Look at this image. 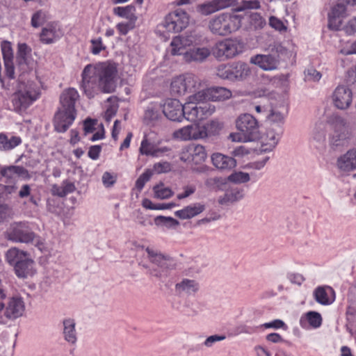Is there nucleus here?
<instances>
[{"label":"nucleus","instance_id":"obj_1","mask_svg":"<svg viewBox=\"0 0 356 356\" xmlns=\"http://www.w3.org/2000/svg\"><path fill=\"white\" fill-rule=\"evenodd\" d=\"M118 73L115 63H99L87 65L81 73V88L89 99L95 97L100 92L111 93L115 91V77Z\"/></svg>","mask_w":356,"mask_h":356},{"label":"nucleus","instance_id":"obj_2","mask_svg":"<svg viewBox=\"0 0 356 356\" xmlns=\"http://www.w3.org/2000/svg\"><path fill=\"white\" fill-rule=\"evenodd\" d=\"M79 94L74 88L65 89L60 95V106L54 115V129L59 133L65 132L76 117L75 104Z\"/></svg>","mask_w":356,"mask_h":356},{"label":"nucleus","instance_id":"obj_3","mask_svg":"<svg viewBox=\"0 0 356 356\" xmlns=\"http://www.w3.org/2000/svg\"><path fill=\"white\" fill-rule=\"evenodd\" d=\"M236 126L241 134H230L233 141H256L260 139L261 132L258 120L249 113L239 115Z\"/></svg>","mask_w":356,"mask_h":356},{"label":"nucleus","instance_id":"obj_4","mask_svg":"<svg viewBox=\"0 0 356 356\" xmlns=\"http://www.w3.org/2000/svg\"><path fill=\"white\" fill-rule=\"evenodd\" d=\"M241 20L238 15L221 13L209 20L208 27L213 34L226 36L241 27Z\"/></svg>","mask_w":356,"mask_h":356},{"label":"nucleus","instance_id":"obj_5","mask_svg":"<svg viewBox=\"0 0 356 356\" xmlns=\"http://www.w3.org/2000/svg\"><path fill=\"white\" fill-rule=\"evenodd\" d=\"M250 72L248 65L242 61L220 64L216 67V75L221 79L232 82L241 81Z\"/></svg>","mask_w":356,"mask_h":356},{"label":"nucleus","instance_id":"obj_6","mask_svg":"<svg viewBox=\"0 0 356 356\" xmlns=\"http://www.w3.org/2000/svg\"><path fill=\"white\" fill-rule=\"evenodd\" d=\"M200 79L192 73H186L175 77L170 85L171 93L174 95L182 96L188 93L193 95L200 91Z\"/></svg>","mask_w":356,"mask_h":356},{"label":"nucleus","instance_id":"obj_7","mask_svg":"<svg viewBox=\"0 0 356 356\" xmlns=\"http://www.w3.org/2000/svg\"><path fill=\"white\" fill-rule=\"evenodd\" d=\"M39 95L40 93L31 85L17 90L11 97L14 111L20 112L26 110L33 102L38 99Z\"/></svg>","mask_w":356,"mask_h":356},{"label":"nucleus","instance_id":"obj_8","mask_svg":"<svg viewBox=\"0 0 356 356\" xmlns=\"http://www.w3.org/2000/svg\"><path fill=\"white\" fill-rule=\"evenodd\" d=\"M200 38L201 36L195 32L174 37L170 42L171 54L172 56L182 55L184 59V54L189 51L187 49L199 45L201 40Z\"/></svg>","mask_w":356,"mask_h":356},{"label":"nucleus","instance_id":"obj_9","mask_svg":"<svg viewBox=\"0 0 356 356\" xmlns=\"http://www.w3.org/2000/svg\"><path fill=\"white\" fill-rule=\"evenodd\" d=\"M243 43L236 39H225L216 44L213 54L218 60L234 58L242 51Z\"/></svg>","mask_w":356,"mask_h":356},{"label":"nucleus","instance_id":"obj_10","mask_svg":"<svg viewBox=\"0 0 356 356\" xmlns=\"http://www.w3.org/2000/svg\"><path fill=\"white\" fill-rule=\"evenodd\" d=\"M189 24V17L186 12L178 8L169 13L161 26L168 32L177 33L186 29Z\"/></svg>","mask_w":356,"mask_h":356},{"label":"nucleus","instance_id":"obj_11","mask_svg":"<svg viewBox=\"0 0 356 356\" xmlns=\"http://www.w3.org/2000/svg\"><path fill=\"white\" fill-rule=\"evenodd\" d=\"M35 234L26 222L12 223L6 232V238L15 243H28L33 241Z\"/></svg>","mask_w":356,"mask_h":356},{"label":"nucleus","instance_id":"obj_12","mask_svg":"<svg viewBox=\"0 0 356 356\" xmlns=\"http://www.w3.org/2000/svg\"><path fill=\"white\" fill-rule=\"evenodd\" d=\"M284 50L281 44H275L271 49L272 54L267 55L257 54L252 57L250 61L264 70H273L277 68L280 60L278 54L275 55L273 53H282Z\"/></svg>","mask_w":356,"mask_h":356},{"label":"nucleus","instance_id":"obj_13","mask_svg":"<svg viewBox=\"0 0 356 356\" xmlns=\"http://www.w3.org/2000/svg\"><path fill=\"white\" fill-rule=\"evenodd\" d=\"M232 93L230 90L225 87H211L201 90L193 95V100H204L213 102H222L232 97Z\"/></svg>","mask_w":356,"mask_h":356},{"label":"nucleus","instance_id":"obj_14","mask_svg":"<svg viewBox=\"0 0 356 356\" xmlns=\"http://www.w3.org/2000/svg\"><path fill=\"white\" fill-rule=\"evenodd\" d=\"M207 157L205 148L201 145H190L183 149L181 153V161L187 163L200 164Z\"/></svg>","mask_w":356,"mask_h":356},{"label":"nucleus","instance_id":"obj_15","mask_svg":"<svg viewBox=\"0 0 356 356\" xmlns=\"http://www.w3.org/2000/svg\"><path fill=\"white\" fill-rule=\"evenodd\" d=\"M63 31L58 22H50L42 27L39 35L42 44H50L56 42L63 35Z\"/></svg>","mask_w":356,"mask_h":356},{"label":"nucleus","instance_id":"obj_16","mask_svg":"<svg viewBox=\"0 0 356 356\" xmlns=\"http://www.w3.org/2000/svg\"><path fill=\"white\" fill-rule=\"evenodd\" d=\"M332 98L334 106L345 110L349 108L352 103L353 92L348 87L339 86L334 90Z\"/></svg>","mask_w":356,"mask_h":356},{"label":"nucleus","instance_id":"obj_17","mask_svg":"<svg viewBox=\"0 0 356 356\" xmlns=\"http://www.w3.org/2000/svg\"><path fill=\"white\" fill-rule=\"evenodd\" d=\"M184 105L177 99H168L163 107L165 116L172 121H181L183 119Z\"/></svg>","mask_w":356,"mask_h":356},{"label":"nucleus","instance_id":"obj_18","mask_svg":"<svg viewBox=\"0 0 356 356\" xmlns=\"http://www.w3.org/2000/svg\"><path fill=\"white\" fill-rule=\"evenodd\" d=\"M24 308V303L21 298H12L4 309V315L9 319L17 318L22 315Z\"/></svg>","mask_w":356,"mask_h":356},{"label":"nucleus","instance_id":"obj_19","mask_svg":"<svg viewBox=\"0 0 356 356\" xmlns=\"http://www.w3.org/2000/svg\"><path fill=\"white\" fill-rule=\"evenodd\" d=\"M146 252H147L148 258L150 261L162 268L161 270L159 271L157 270H151V275L157 277H161L165 275L166 270L165 266L166 264V261L169 260V257L162 254L161 253L154 252L149 248H146Z\"/></svg>","mask_w":356,"mask_h":356},{"label":"nucleus","instance_id":"obj_20","mask_svg":"<svg viewBox=\"0 0 356 356\" xmlns=\"http://www.w3.org/2000/svg\"><path fill=\"white\" fill-rule=\"evenodd\" d=\"M234 1V0H213L208 3L200 5L199 11L204 15H209L232 6Z\"/></svg>","mask_w":356,"mask_h":356},{"label":"nucleus","instance_id":"obj_21","mask_svg":"<svg viewBox=\"0 0 356 356\" xmlns=\"http://www.w3.org/2000/svg\"><path fill=\"white\" fill-rule=\"evenodd\" d=\"M211 50L207 47H195L189 49L184 54V61L186 63H203L211 55Z\"/></svg>","mask_w":356,"mask_h":356},{"label":"nucleus","instance_id":"obj_22","mask_svg":"<svg viewBox=\"0 0 356 356\" xmlns=\"http://www.w3.org/2000/svg\"><path fill=\"white\" fill-rule=\"evenodd\" d=\"M338 168L344 172L356 170V148L349 149L337 159Z\"/></svg>","mask_w":356,"mask_h":356},{"label":"nucleus","instance_id":"obj_23","mask_svg":"<svg viewBox=\"0 0 356 356\" xmlns=\"http://www.w3.org/2000/svg\"><path fill=\"white\" fill-rule=\"evenodd\" d=\"M31 48L26 43H19L16 53L15 62L20 70H26L29 65V57L31 53Z\"/></svg>","mask_w":356,"mask_h":356},{"label":"nucleus","instance_id":"obj_24","mask_svg":"<svg viewBox=\"0 0 356 356\" xmlns=\"http://www.w3.org/2000/svg\"><path fill=\"white\" fill-rule=\"evenodd\" d=\"M0 173L2 177L7 179L13 180L17 177H22L29 179L30 175L29 171L23 166L10 165L1 168Z\"/></svg>","mask_w":356,"mask_h":356},{"label":"nucleus","instance_id":"obj_25","mask_svg":"<svg viewBox=\"0 0 356 356\" xmlns=\"http://www.w3.org/2000/svg\"><path fill=\"white\" fill-rule=\"evenodd\" d=\"M204 209L205 205L204 204L197 202L185 207L181 210L175 211V214L179 218L186 220L192 218L199 215L200 213L203 212Z\"/></svg>","mask_w":356,"mask_h":356},{"label":"nucleus","instance_id":"obj_26","mask_svg":"<svg viewBox=\"0 0 356 356\" xmlns=\"http://www.w3.org/2000/svg\"><path fill=\"white\" fill-rule=\"evenodd\" d=\"M211 161L216 168L222 170H229L236 165V161L234 158L220 153L213 154Z\"/></svg>","mask_w":356,"mask_h":356},{"label":"nucleus","instance_id":"obj_27","mask_svg":"<svg viewBox=\"0 0 356 356\" xmlns=\"http://www.w3.org/2000/svg\"><path fill=\"white\" fill-rule=\"evenodd\" d=\"M192 97L193 95H190L188 102L184 104L183 118L191 122L200 121L197 102H204V100H193Z\"/></svg>","mask_w":356,"mask_h":356},{"label":"nucleus","instance_id":"obj_28","mask_svg":"<svg viewBox=\"0 0 356 356\" xmlns=\"http://www.w3.org/2000/svg\"><path fill=\"white\" fill-rule=\"evenodd\" d=\"M162 118L160 106L156 104H150L145 110L143 120L146 125L154 126Z\"/></svg>","mask_w":356,"mask_h":356},{"label":"nucleus","instance_id":"obj_29","mask_svg":"<svg viewBox=\"0 0 356 356\" xmlns=\"http://www.w3.org/2000/svg\"><path fill=\"white\" fill-rule=\"evenodd\" d=\"M34 261L29 257V255L17 264L14 268L15 273L18 277L25 278L33 275L34 273Z\"/></svg>","mask_w":356,"mask_h":356},{"label":"nucleus","instance_id":"obj_30","mask_svg":"<svg viewBox=\"0 0 356 356\" xmlns=\"http://www.w3.org/2000/svg\"><path fill=\"white\" fill-rule=\"evenodd\" d=\"M75 190L76 187L74 184L66 179L62 182L61 186L58 184L52 185L51 191V194L54 196L64 197L67 194L75 191Z\"/></svg>","mask_w":356,"mask_h":356},{"label":"nucleus","instance_id":"obj_31","mask_svg":"<svg viewBox=\"0 0 356 356\" xmlns=\"http://www.w3.org/2000/svg\"><path fill=\"white\" fill-rule=\"evenodd\" d=\"M27 256H29V254L26 252L20 250L17 248H13L6 252V259L8 263L15 268L17 266V264L21 262V261Z\"/></svg>","mask_w":356,"mask_h":356},{"label":"nucleus","instance_id":"obj_32","mask_svg":"<svg viewBox=\"0 0 356 356\" xmlns=\"http://www.w3.org/2000/svg\"><path fill=\"white\" fill-rule=\"evenodd\" d=\"M327 289L332 293L333 297L330 298L325 289L323 286H318L315 289L314 296L317 302L323 305H327L331 304L334 300V290L331 287H328Z\"/></svg>","mask_w":356,"mask_h":356},{"label":"nucleus","instance_id":"obj_33","mask_svg":"<svg viewBox=\"0 0 356 356\" xmlns=\"http://www.w3.org/2000/svg\"><path fill=\"white\" fill-rule=\"evenodd\" d=\"M74 319L68 318L63 321V334L65 339L72 344L76 341V332L75 330Z\"/></svg>","mask_w":356,"mask_h":356},{"label":"nucleus","instance_id":"obj_34","mask_svg":"<svg viewBox=\"0 0 356 356\" xmlns=\"http://www.w3.org/2000/svg\"><path fill=\"white\" fill-rule=\"evenodd\" d=\"M21 143L22 140L19 136H12L10 138H8L5 134H0V150L1 151L10 150Z\"/></svg>","mask_w":356,"mask_h":356},{"label":"nucleus","instance_id":"obj_35","mask_svg":"<svg viewBox=\"0 0 356 356\" xmlns=\"http://www.w3.org/2000/svg\"><path fill=\"white\" fill-rule=\"evenodd\" d=\"M176 290L188 294L195 293L199 289L198 284L193 280L184 279L175 286Z\"/></svg>","mask_w":356,"mask_h":356},{"label":"nucleus","instance_id":"obj_36","mask_svg":"<svg viewBox=\"0 0 356 356\" xmlns=\"http://www.w3.org/2000/svg\"><path fill=\"white\" fill-rule=\"evenodd\" d=\"M243 195V190L233 188L230 191L227 192L222 197H220L218 203L220 204H226L229 202H234L241 200Z\"/></svg>","mask_w":356,"mask_h":356},{"label":"nucleus","instance_id":"obj_37","mask_svg":"<svg viewBox=\"0 0 356 356\" xmlns=\"http://www.w3.org/2000/svg\"><path fill=\"white\" fill-rule=\"evenodd\" d=\"M49 18L47 11L39 10L33 14L31 24L33 28H38L46 23Z\"/></svg>","mask_w":356,"mask_h":356},{"label":"nucleus","instance_id":"obj_38","mask_svg":"<svg viewBox=\"0 0 356 356\" xmlns=\"http://www.w3.org/2000/svg\"><path fill=\"white\" fill-rule=\"evenodd\" d=\"M206 137L218 135L223 128V123L218 120H212L203 125Z\"/></svg>","mask_w":356,"mask_h":356},{"label":"nucleus","instance_id":"obj_39","mask_svg":"<svg viewBox=\"0 0 356 356\" xmlns=\"http://www.w3.org/2000/svg\"><path fill=\"white\" fill-rule=\"evenodd\" d=\"M134 10L135 8L132 6L115 7L113 8V13L119 17L126 18L129 21H133L136 19L134 13Z\"/></svg>","mask_w":356,"mask_h":356},{"label":"nucleus","instance_id":"obj_40","mask_svg":"<svg viewBox=\"0 0 356 356\" xmlns=\"http://www.w3.org/2000/svg\"><path fill=\"white\" fill-rule=\"evenodd\" d=\"M197 103V108L200 121L212 115L215 111V106L209 103L201 102Z\"/></svg>","mask_w":356,"mask_h":356},{"label":"nucleus","instance_id":"obj_41","mask_svg":"<svg viewBox=\"0 0 356 356\" xmlns=\"http://www.w3.org/2000/svg\"><path fill=\"white\" fill-rule=\"evenodd\" d=\"M203 126L199 124L189 125L190 140H198L206 138V134Z\"/></svg>","mask_w":356,"mask_h":356},{"label":"nucleus","instance_id":"obj_42","mask_svg":"<svg viewBox=\"0 0 356 356\" xmlns=\"http://www.w3.org/2000/svg\"><path fill=\"white\" fill-rule=\"evenodd\" d=\"M250 24L254 29H261L266 24V20L258 13H252L250 15Z\"/></svg>","mask_w":356,"mask_h":356},{"label":"nucleus","instance_id":"obj_43","mask_svg":"<svg viewBox=\"0 0 356 356\" xmlns=\"http://www.w3.org/2000/svg\"><path fill=\"white\" fill-rule=\"evenodd\" d=\"M155 224L156 225H165L168 227H175L179 225V222L176 219L172 217H165L159 216L154 219Z\"/></svg>","mask_w":356,"mask_h":356},{"label":"nucleus","instance_id":"obj_44","mask_svg":"<svg viewBox=\"0 0 356 356\" xmlns=\"http://www.w3.org/2000/svg\"><path fill=\"white\" fill-rule=\"evenodd\" d=\"M155 147L154 144L151 143L147 137H145L141 142L139 152L141 154L152 156Z\"/></svg>","mask_w":356,"mask_h":356},{"label":"nucleus","instance_id":"obj_45","mask_svg":"<svg viewBox=\"0 0 356 356\" xmlns=\"http://www.w3.org/2000/svg\"><path fill=\"white\" fill-rule=\"evenodd\" d=\"M153 172L152 170L149 169L145 170V171L141 174L139 177L137 179L135 186L139 191H141L143 188L145 184L149 181L151 177L152 176Z\"/></svg>","mask_w":356,"mask_h":356},{"label":"nucleus","instance_id":"obj_46","mask_svg":"<svg viewBox=\"0 0 356 356\" xmlns=\"http://www.w3.org/2000/svg\"><path fill=\"white\" fill-rule=\"evenodd\" d=\"M250 178L249 174L244 172H237L232 173L228 177V179L231 182L235 184L246 183L250 181Z\"/></svg>","mask_w":356,"mask_h":356},{"label":"nucleus","instance_id":"obj_47","mask_svg":"<svg viewBox=\"0 0 356 356\" xmlns=\"http://www.w3.org/2000/svg\"><path fill=\"white\" fill-rule=\"evenodd\" d=\"M260 7L261 4L258 0H243L236 8V10L241 12L248 9H259Z\"/></svg>","mask_w":356,"mask_h":356},{"label":"nucleus","instance_id":"obj_48","mask_svg":"<svg viewBox=\"0 0 356 356\" xmlns=\"http://www.w3.org/2000/svg\"><path fill=\"white\" fill-rule=\"evenodd\" d=\"M306 316L307 320L311 326L315 328L321 326L322 318L319 313L316 312H309Z\"/></svg>","mask_w":356,"mask_h":356},{"label":"nucleus","instance_id":"obj_49","mask_svg":"<svg viewBox=\"0 0 356 356\" xmlns=\"http://www.w3.org/2000/svg\"><path fill=\"white\" fill-rule=\"evenodd\" d=\"M172 136L181 140H190L189 125L175 131Z\"/></svg>","mask_w":356,"mask_h":356},{"label":"nucleus","instance_id":"obj_50","mask_svg":"<svg viewBox=\"0 0 356 356\" xmlns=\"http://www.w3.org/2000/svg\"><path fill=\"white\" fill-rule=\"evenodd\" d=\"M266 118L272 123L278 124L279 125L284 123V115L279 111L271 109L267 115Z\"/></svg>","mask_w":356,"mask_h":356},{"label":"nucleus","instance_id":"obj_51","mask_svg":"<svg viewBox=\"0 0 356 356\" xmlns=\"http://www.w3.org/2000/svg\"><path fill=\"white\" fill-rule=\"evenodd\" d=\"M342 24L341 18L336 17L332 14H328V28L330 30L337 31L340 29Z\"/></svg>","mask_w":356,"mask_h":356},{"label":"nucleus","instance_id":"obj_52","mask_svg":"<svg viewBox=\"0 0 356 356\" xmlns=\"http://www.w3.org/2000/svg\"><path fill=\"white\" fill-rule=\"evenodd\" d=\"M5 73L6 76L13 79L15 78V67L13 63V58H5L3 59Z\"/></svg>","mask_w":356,"mask_h":356},{"label":"nucleus","instance_id":"obj_53","mask_svg":"<svg viewBox=\"0 0 356 356\" xmlns=\"http://www.w3.org/2000/svg\"><path fill=\"white\" fill-rule=\"evenodd\" d=\"M155 196L160 199H168L170 197L173 193L169 188H159L158 186L154 187Z\"/></svg>","mask_w":356,"mask_h":356},{"label":"nucleus","instance_id":"obj_54","mask_svg":"<svg viewBox=\"0 0 356 356\" xmlns=\"http://www.w3.org/2000/svg\"><path fill=\"white\" fill-rule=\"evenodd\" d=\"M153 170L157 173H166L171 170V164L168 161L159 162L154 165Z\"/></svg>","mask_w":356,"mask_h":356},{"label":"nucleus","instance_id":"obj_55","mask_svg":"<svg viewBox=\"0 0 356 356\" xmlns=\"http://www.w3.org/2000/svg\"><path fill=\"white\" fill-rule=\"evenodd\" d=\"M346 6L343 3H337L332 9L330 14L341 18L346 16Z\"/></svg>","mask_w":356,"mask_h":356},{"label":"nucleus","instance_id":"obj_56","mask_svg":"<svg viewBox=\"0 0 356 356\" xmlns=\"http://www.w3.org/2000/svg\"><path fill=\"white\" fill-rule=\"evenodd\" d=\"M281 133V128L277 133H274L271 129H269L266 133V138L269 140L268 143L270 146L275 147L278 143Z\"/></svg>","mask_w":356,"mask_h":356},{"label":"nucleus","instance_id":"obj_57","mask_svg":"<svg viewBox=\"0 0 356 356\" xmlns=\"http://www.w3.org/2000/svg\"><path fill=\"white\" fill-rule=\"evenodd\" d=\"M116 28L122 35H125L128 32L134 28V22L129 21L126 23H118L116 25Z\"/></svg>","mask_w":356,"mask_h":356},{"label":"nucleus","instance_id":"obj_58","mask_svg":"<svg viewBox=\"0 0 356 356\" xmlns=\"http://www.w3.org/2000/svg\"><path fill=\"white\" fill-rule=\"evenodd\" d=\"M269 25L272 28L279 31H285L286 29V27L284 26V23L275 16H271L269 18Z\"/></svg>","mask_w":356,"mask_h":356},{"label":"nucleus","instance_id":"obj_59","mask_svg":"<svg viewBox=\"0 0 356 356\" xmlns=\"http://www.w3.org/2000/svg\"><path fill=\"white\" fill-rule=\"evenodd\" d=\"M305 74L306 79L309 81H318L321 78V74L313 67L307 69Z\"/></svg>","mask_w":356,"mask_h":356},{"label":"nucleus","instance_id":"obj_60","mask_svg":"<svg viewBox=\"0 0 356 356\" xmlns=\"http://www.w3.org/2000/svg\"><path fill=\"white\" fill-rule=\"evenodd\" d=\"M91 44V52L95 55L99 54L102 49H105V47L102 44V40L101 38L92 40Z\"/></svg>","mask_w":356,"mask_h":356},{"label":"nucleus","instance_id":"obj_61","mask_svg":"<svg viewBox=\"0 0 356 356\" xmlns=\"http://www.w3.org/2000/svg\"><path fill=\"white\" fill-rule=\"evenodd\" d=\"M1 51L3 54V58H13V49L11 44L9 42L4 41L1 44Z\"/></svg>","mask_w":356,"mask_h":356},{"label":"nucleus","instance_id":"obj_62","mask_svg":"<svg viewBox=\"0 0 356 356\" xmlns=\"http://www.w3.org/2000/svg\"><path fill=\"white\" fill-rule=\"evenodd\" d=\"M97 120H92L90 118L86 119L83 122V131L84 134L87 135L88 134L92 133L95 128V125L96 124Z\"/></svg>","mask_w":356,"mask_h":356},{"label":"nucleus","instance_id":"obj_63","mask_svg":"<svg viewBox=\"0 0 356 356\" xmlns=\"http://www.w3.org/2000/svg\"><path fill=\"white\" fill-rule=\"evenodd\" d=\"M346 138L347 136L344 133L339 134L335 132L332 137L331 143L335 146L343 145Z\"/></svg>","mask_w":356,"mask_h":356},{"label":"nucleus","instance_id":"obj_64","mask_svg":"<svg viewBox=\"0 0 356 356\" xmlns=\"http://www.w3.org/2000/svg\"><path fill=\"white\" fill-rule=\"evenodd\" d=\"M102 151V146L100 145H92L89 148L88 152V156L92 160H97Z\"/></svg>","mask_w":356,"mask_h":356}]
</instances>
